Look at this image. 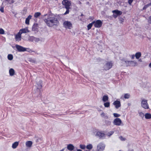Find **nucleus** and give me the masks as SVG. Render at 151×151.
<instances>
[{"label":"nucleus","mask_w":151,"mask_h":151,"mask_svg":"<svg viewBox=\"0 0 151 151\" xmlns=\"http://www.w3.org/2000/svg\"><path fill=\"white\" fill-rule=\"evenodd\" d=\"M47 15V17L44 19V21L47 25L50 27L58 26L59 24V22L57 18L54 14H51L47 15H44V16Z\"/></svg>","instance_id":"f257e3e1"},{"label":"nucleus","mask_w":151,"mask_h":151,"mask_svg":"<svg viewBox=\"0 0 151 151\" xmlns=\"http://www.w3.org/2000/svg\"><path fill=\"white\" fill-rule=\"evenodd\" d=\"M62 4L66 9V11L64 13V15L68 14L69 12V10L70 9V6L71 5V2L68 0H63L62 2Z\"/></svg>","instance_id":"f03ea898"},{"label":"nucleus","mask_w":151,"mask_h":151,"mask_svg":"<svg viewBox=\"0 0 151 151\" xmlns=\"http://www.w3.org/2000/svg\"><path fill=\"white\" fill-rule=\"evenodd\" d=\"M122 63L123 64L124 63L125 64L126 67H134L137 65V63L134 60L127 61L125 59H122Z\"/></svg>","instance_id":"7ed1b4c3"},{"label":"nucleus","mask_w":151,"mask_h":151,"mask_svg":"<svg viewBox=\"0 0 151 151\" xmlns=\"http://www.w3.org/2000/svg\"><path fill=\"white\" fill-rule=\"evenodd\" d=\"M93 134L95 136L98 137L100 139H103L105 138L106 135L103 131H99L96 130L93 132Z\"/></svg>","instance_id":"20e7f679"},{"label":"nucleus","mask_w":151,"mask_h":151,"mask_svg":"<svg viewBox=\"0 0 151 151\" xmlns=\"http://www.w3.org/2000/svg\"><path fill=\"white\" fill-rule=\"evenodd\" d=\"M141 106L145 109H148L149 108L147 102V101L144 99H142L141 101Z\"/></svg>","instance_id":"39448f33"},{"label":"nucleus","mask_w":151,"mask_h":151,"mask_svg":"<svg viewBox=\"0 0 151 151\" xmlns=\"http://www.w3.org/2000/svg\"><path fill=\"white\" fill-rule=\"evenodd\" d=\"M64 27L65 28L70 29L72 27V24L71 23L68 21H65L63 24Z\"/></svg>","instance_id":"423d86ee"},{"label":"nucleus","mask_w":151,"mask_h":151,"mask_svg":"<svg viewBox=\"0 0 151 151\" xmlns=\"http://www.w3.org/2000/svg\"><path fill=\"white\" fill-rule=\"evenodd\" d=\"M93 22H94V23L93 24L94 26L96 28L100 27L101 26L102 24L101 21L99 20H97L96 21H94Z\"/></svg>","instance_id":"0eeeda50"},{"label":"nucleus","mask_w":151,"mask_h":151,"mask_svg":"<svg viewBox=\"0 0 151 151\" xmlns=\"http://www.w3.org/2000/svg\"><path fill=\"white\" fill-rule=\"evenodd\" d=\"M113 63L111 62H108L106 63L104 66V69L107 70L110 69L112 66Z\"/></svg>","instance_id":"6e6552de"},{"label":"nucleus","mask_w":151,"mask_h":151,"mask_svg":"<svg viewBox=\"0 0 151 151\" xmlns=\"http://www.w3.org/2000/svg\"><path fill=\"white\" fill-rule=\"evenodd\" d=\"M113 123L115 125L120 126L122 123V121L120 118H116L114 119Z\"/></svg>","instance_id":"1a4fd4ad"},{"label":"nucleus","mask_w":151,"mask_h":151,"mask_svg":"<svg viewBox=\"0 0 151 151\" xmlns=\"http://www.w3.org/2000/svg\"><path fill=\"white\" fill-rule=\"evenodd\" d=\"M105 147V144L102 142H101L98 145L97 149L99 151H102L104 149Z\"/></svg>","instance_id":"9d476101"},{"label":"nucleus","mask_w":151,"mask_h":151,"mask_svg":"<svg viewBox=\"0 0 151 151\" xmlns=\"http://www.w3.org/2000/svg\"><path fill=\"white\" fill-rule=\"evenodd\" d=\"M15 47L18 51L19 52H24L26 50V49L25 48L19 45H16Z\"/></svg>","instance_id":"9b49d317"},{"label":"nucleus","mask_w":151,"mask_h":151,"mask_svg":"<svg viewBox=\"0 0 151 151\" xmlns=\"http://www.w3.org/2000/svg\"><path fill=\"white\" fill-rule=\"evenodd\" d=\"M21 34L19 32L16 35L15 39L16 41H19L21 40Z\"/></svg>","instance_id":"f8f14e48"},{"label":"nucleus","mask_w":151,"mask_h":151,"mask_svg":"<svg viewBox=\"0 0 151 151\" xmlns=\"http://www.w3.org/2000/svg\"><path fill=\"white\" fill-rule=\"evenodd\" d=\"M113 104L115 106V107L116 109L118 108L121 106V104L120 101H116L113 103Z\"/></svg>","instance_id":"ddd939ff"},{"label":"nucleus","mask_w":151,"mask_h":151,"mask_svg":"<svg viewBox=\"0 0 151 151\" xmlns=\"http://www.w3.org/2000/svg\"><path fill=\"white\" fill-rule=\"evenodd\" d=\"M29 32V31L28 30L27 28V27L21 29L19 32L22 34V33Z\"/></svg>","instance_id":"4468645a"},{"label":"nucleus","mask_w":151,"mask_h":151,"mask_svg":"<svg viewBox=\"0 0 151 151\" xmlns=\"http://www.w3.org/2000/svg\"><path fill=\"white\" fill-rule=\"evenodd\" d=\"M112 12L113 13H115L117 15H120L122 14V12L119 11L118 10H115L112 11Z\"/></svg>","instance_id":"2eb2a0df"},{"label":"nucleus","mask_w":151,"mask_h":151,"mask_svg":"<svg viewBox=\"0 0 151 151\" xmlns=\"http://www.w3.org/2000/svg\"><path fill=\"white\" fill-rule=\"evenodd\" d=\"M67 148L68 150L71 151L74 149V147L73 145L70 144L68 145Z\"/></svg>","instance_id":"dca6fc26"},{"label":"nucleus","mask_w":151,"mask_h":151,"mask_svg":"<svg viewBox=\"0 0 151 151\" xmlns=\"http://www.w3.org/2000/svg\"><path fill=\"white\" fill-rule=\"evenodd\" d=\"M32 144V142L31 141H28L26 142V145L27 147H31Z\"/></svg>","instance_id":"f3484780"},{"label":"nucleus","mask_w":151,"mask_h":151,"mask_svg":"<svg viewBox=\"0 0 151 151\" xmlns=\"http://www.w3.org/2000/svg\"><path fill=\"white\" fill-rule=\"evenodd\" d=\"M19 145V142H15L12 144V147L13 149H15L17 148Z\"/></svg>","instance_id":"a211bd4d"},{"label":"nucleus","mask_w":151,"mask_h":151,"mask_svg":"<svg viewBox=\"0 0 151 151\" xmlns=\"http://www.w3.org/2000/svg\"><path fill=\"white\" fill-rule=\"evenodd\" d=\"M145 117L146 119H148L151 118V114L150 113H147L145 115Z\"/></svg>","instance_id":"6ab92c4d"},{"label":"nucleus","mask_w":151,"mask_h":151,"mask_svg":"<svg viewBox=\"0 0 151 151\" xmlns=\"http://www.w3.org/2000/svg\"><path fill=\"white\" fill-rule=\"evenodd\" d=\"M109 98L107 96L104 95L102 98V100L104 102H106L108 100Z\"/></svg>","instance_id":"aec40b11"},{"label":"nucleus","mask_w":151,"mask_h":151,"mask_svg":"<svg viewBox=\"0 0 151 151\" xmlns=\"http://www.w3.org/2000/svg\"><path fill=\"white\" fill-rule=\"evenodd\" d=\"M15 73L14 70L12 69L11 68L9 70V73L10 76H13L14 75Z\"/></svg>","instance_id":"412c9836"},{"label":"nucleus","mask_w":151,"mask_h":151,"mask_svg":"<svg viewBox=\"0 0 151 151\" xmlns=\"http://www.w3.org/2000/svg\"><path fill=\"white\" fill-rule=\"evenodd\" d=\"M38 24L37 23L33 25L32 27V29L34 31H35L37 29Z\"/></svg>","instance_id":"4be33fe9"},{"label":"nucleus","mask_w":151,"mask_h":151,"mask_svg":"<svg viewBox=\"0 0 151 151\" xmlns=\"http://www.w3.org/2000/svg\"><path fill=\"white\" fill-rule=\"evenodd\" d=\"M141 54L140 52H137L135 55V56L136 58L137 59H139L141 56Z\"/></svg>","instance_id":"5701e85b"},{"label":"nucleus","mask_w":151,"mask_h":151,"mask_svg":"<svg viewBox=\"0 0 151 151\" xmlns=\"http://www.w3.org/2000/svg\"><path fill=\"white\" fill-rule=\"evenodd\" d=\"M42 81H39V83H37V88L40 89L42 87Z\"/></svg>","instance_id":"b1692460"},{"label":"nucleus","mask_w":151,"mask_h":151,"mask_svg":"<svg viewBox=\"0 0 151 151\" xmlns=\"http://www.w3.org/2000/svg\"><path fill=\"white\" fill-rule=\"evenodd\" d=\"M94 22H92L91 23H90L89 24H88V26H87V28H88V30H89L90 29L93 24V23H94Z\"/></svg>","instance_id":"393cba45"},{"label":"nucleus","mask_w":151,"mask_h":151,"mask_svg":"<svg viewBox=\"0 0 151 151\" xmlns=\"http://www.w3.org/2000/svg\"><path fill=\"white\" fill-rule=\"evenodd\" d=\"M150 6H151V2L145 5L143 8V10L146 9L147 7Z\"/></svg>","instance_id":"a878e982"},{"label":"nucleus","mask_w":151,"mask_h":151,"mask_svg":"<svg viewBox=\"0 0 151 151\" xmlns=\"http://www.w3.org/2000/svg\"><path fill=\"white\" fill-rule=\"evenodd\" d=\"M7 58L9 60H12L13 58V55L12 54H9L8 55Z\"/></svg>","instance_id":"bb28decb"},{"label":"nucleus","mask_w":151,"mask_h":151,"mask_svg":"<svg viewBox=\"0 0 151 151\" xmlns=\"http://www.w3.org/2000/svg\"><path fill=\"white\" fill-rule=\"evenodd\" d=\"M41 15V13L40 12H37L35 13L34 17L35 18H37Z\"/></svg>","instance_id":"cd10ccee"},{"label":"nucleus","mask_w":151,"mask_h":151,"mask_svg":"<svg viewBox=\"0 0 151 151\" xmlns=\"http://www.w3.org/2000/svg\"><path fill=\"white\" fill-rule=\"evenodd\" d=\"M86 148L88 149L91 150L93 148L92 145L91 144H89L86 146Z\"/></svg>","instance_id":"c85d7f7f"},{"label":"nucleus","mask_w":151,"mask_h":151,"mask_svg":"<svg viewBox=\"0 0 151 151\" xmlns=\"http://www.w3.org/2000/svg\"><path fill=\"white\" fill-rule=\"evenodd\" d=\"M104 105L105 107H109L110 106V103L109 102H107L104 104Z\"/></svg>","instance_id":"c756f323"},{"label":"nucleus","mask_w":151,"mask_h":151,"mask_svg":"<svg viewBox=\"0 0 151 151\" xmlns=\"http://www.w3.org/2000/svg\"><path fill=\"white\" fill-rule=\"evenodd\" d=\"M35 37L33 36L29 37V40L31 42H34Z\"/></svg>","instance_id":"7c9ffc66"},{"label":"nucleus","mask_w":151,"mask_h":151,"mask_svg":"<svg viewBox=\"0 0 151 151\" xmlns=\"http://www.w3.org/2000/svg\"><path fill=\"white\" fill-rule=\"evenodd\" d=\"M130 95L129 93H126L124 94V98L125 99H128L130 97Z\"/></svg>","instance_id":"2f4dec72"},{"label":"nucleus","mask_w":151,"mask_h":151,"mask_svg":"<svg viewBox=\"0 0 151 151\" xmlns=\"http://www.w3.org/2000/svg\"><path fill=\"white\" fill-rule=\"evenodd\" d=\"M34 42H38L40 41V40L39 38L35 37Z\"/></svg>","instance_id":"473e14b6"},{"label":"nucleus","mask_w":151,"mask_h":151,"mask_svg":"<svg viewBox=\"0 0 151 151\" xmlns=\"http://www.w3.org/2000/svg\"><path fill=\"white\" fill-rule=\"evenodd\" d=\"M111 122L108 120H106L105 121L106 124L107 125H109L111 124Z\"/></svg>","instance_id":"72a5a7b5"},{"label":"nucleus","mask_w":151,"mask_h":151,"mask_svg":"<svg viewBox=\"0 0 151 151\" xmlns=\"http://www.w3.org/2000/svg\"><path fill=\"white\" fill-rule=\"evenodd\" d=\"M139 116L142 118H143L144 116V115L143 113L142 112H139Z\"/></svg>","instance_id":"f704fd0d"},{"label":"nucleus","mask_w":151,"mask_h":151,"mask_svg":"<svg viewBox=\"0 0 151 151\" xmlns=\"http://www.w3.org/2000/svg\"><path fill=\"white\" fill-rule=\"evenodd\" d=\"M114 133V131H110L108 133L107 135L109 137H110Z\"/></svg>","instance_id":"c9c22d12"},{"label":"nucleus","mask_w":151,"mask_h":151,"mask_svg":"<svg viewBox=\"0 0 151 151\" xmlns=\"http://www.w3.org/2000/svg\"><path fill=\"white\" fill-rule=\"evenodd\" d=\"M4 34V29L2 28H0V34Z\"/></svg>","instance_id":"e433bc0d"},{"label":"nucleus","mask_w":151,"mask_h":151,"mask_svg":"<svg viewBox=\"0 0 151 151\" xmlns=\"http://www.w3.org/2000/svg\"><path fill=\"white\" fill-rule=\"evenodd\" d=\"M113 115L115 117H118L120 116V114L115 113H114Z\"/></svg>","instance_id":"4c0bfd02"},{"label":"nucleus","mask_w":151,"mask_h":151,"mask_svg":"<svg viewBox=\"0 0 151 151\" xmlns=\"http://www.w3.org/2000/svg\"><path fill=\"white\" fill-rule=\"evenodd\" d=\"M80 147L82 149H84L86 148V146L84 145H80Z\"/></svg>","instance_id":"58836bf2"},{"label":"nucleus","mask_w":151,"mask_h":151,"mask_svg":"<svg viewBox=\"0 0 151 151\" xmlns=\"http://www.w3.org/2000/svg\"><path fill=\"white\" fill-rule=\"evenodd\" d=\"M29 61L31 63H35L36 62V61L34 59H30L29 60Z\"/></svg>","instance_id":"ea45409f"},{"label":"nucleus","mask_w":151,"mask_h":151,"mask_svg":"<svg viewBox=\"0 0 151 151\" xmlns=\"http://www.w3.org/2000/svg\"><path fill=\"white\" fill-rule=\"evenodd\" d=\"M29 20L26 18L25 20V23L27 24H29Z\"/></svg>","instance_id":"a19ab883"},{"label":"nucleus","mask_w":151,"mask_h":151,"mask_svg":"<svg viewBox=\"0 0 151 151\" xmlns=\"http://www.w3.org/2000/svg\"><path fill=\"white\" fill-rule=\"evenodd\" d=\"M148 22L149 23L151 24V15L149 17Z\"/></svg>","instance_id":"79ce46f5"},{"label":"nucleus","mask_w":151,"mask_h":151,"mask_svg":"<svg viewBox=\"0 0 151 151\" xmlns=\"http://www.w3.org/2000/svg\"><path fill=\"white\" fill-rule=\"evenodd\" d=\"M119 139L122 141H124L125 140V138H124L122 136H120L119 137Z\"/></svg>","instance_id":"37998d69"},{"label":"nucleus","mask_w":151,"mask_h":151,"mask_svg":"<svg viewBox=\"0 0 151 151\" xmlns=\"http://www.w3.org/2000/svg\"><path fill=\"white\" fill-rule=\"evenodd\" d=\"M133 1V0H129L128 2L129 4L130 5L132 3Z\"/></svg>","instance_id":"c03bdc74"},{"label":"nucleus","mask_w":151,"mask_h":151,"mask_svg":"<svg viewBox=\"0 0 151 151\" xmlns=\"http://www.w3.org/2000/svg\"><path fill=\"white\" fill-rule=\"evenodd\" d=\"M0 11L1 12L3 13L4 12V7H1L0 9Z\"/></svg>","instance_id":"a18cd8bd"},{"label":"nucleus","mask_w":151,"mask_h":151,"mask_svg":"<svg viewBox=\"0 0 151 151\" xmlns=\"http://www.w3.org/2000/svg\"><path fill=\"white\" fill-rule=\"evenodd\" d=\"M32 17V16L31 15H29L27 18L29 20L30 19H31Z\"/></svg>","instance_id":"49530a36"},{"label":"nucleus","mask_w":151,"mask_h":151,"mask_svg":"<svg viewBox=\"0 0 151 151\" xmlns=\"http://www.w3.org/2000/svg\"><path fill=\"white\" fill-rule=\"evenodd\" d=\"M135 56V55H131V57L132 59H134V57Z\"/></svg>","instance_id":"de8ad7c7"},{"label":"nucleus","mask_w":151,"mask_h":151,"mask_svg":"<svg viewBox=\"0 0 151 151\" xmlns=\"http://www.w3.org/2000/svg\"><path fill=\"white\" fill-rule=\"evenodd\" d=\"M105 114L104 113V112H103L102 113L101 115V116H102V117H104V116H105Z\"/></svg>","instance_id":"09e8293b"},{"label":"nucleus","mask_w":151,"mask_h":151,"mask_svg":"<svg viewBox=\"0 0 151 151\" xmlns=\"http://www.w3.org/2000/svg\"><path fill=\"white\" fill-rule=\"evenodd\" d=\"M14 1H13V0H12L9 3V4H12V3H14Z\"/></svg>","instance_id":"8fccbe9b"},{"label":"nucleus","mask_w":151,"mask_h":151,"mask_svg":"<svg viewBox=\"0 0 151 151\" xmlns=\"http://www.w3.org/2000/svg\"><path fill=\"white\" fill-rule=\"evenodd\" d=\"M118 16V15H116L114 14L113 15L114 17L115 18H116Z\"/></svg>","instance_id":"3c124183"},{"label":"nucleus","mask_w":151,"mask_h":151,"mask_svg":"<svg viewBox=\"0 0 151 151\" xmlns=\"http://www.w3.org/2000/svg\"><path fill=\"white\" fill-rule=\"evenodd\" d=\"M104 117L105 119H108V116H104Z\"/></svg>","instance_id":"603ef678"},{"label":"nucleus","mask_w":151,"mask_h":151,"mask_svg":"<svg viewBox=\"0 0 151 151\" xmlns=\"http://www.w3.org/2000/svg\"><path fill=\"white\" fill-rule=\"evenodd\" d=\"M149 66L150 68H151V62L149 64Z\"/></svg>","instance_id":"864d4df0"},{"label":"nucleus","mask_w":151,"mask_h":151,"mask_svg":"<svg viewBox=\"0 0 151 151\" xmlns=\"http://www.w3.org/2000/svg\"><path fill=\"white\" fill-rule=\"evenodd\" d=\"M78 3L80 4H81V1H79L78 2Z\"/></svg>","instance_id":"5fc2aeb1"},{"label":"nucleus","mask_w":151,"mask_h":151,"mask_svg":"<svg viewBox=\"0 0 151 151\" xmlns=\"http://www.w3.org/2000/svg\"><path fill=\"white\" fill-rule=\"evenodd\" d=\"M77 151H82L80 149H78V150H77Z\"/></svg>","instance_id":"6e6d98bb"},{"label":"nucleus","mask_w":151,"mask_h":151,"mask_svg":"<svg viewBox=\"0 0 151 151\" xmlns=\"http://www.w3.org/2000/svg\"><path fill=\"white\" fill-rule=\"evenodd\" d=\"M9 0H6V1H8H8H9Z\"/></svg>","instance_id":"4d7b16f0"},{"label":"nucleus","mask_w":151,"mask_h":151,"mask_svg":"<svg viewBox=\"0 0 151 151\" xmlns=\"http://www.w3.org/2000/svg\"><path fill=\"white\" fill-rule=\"evenodd\" d=\"M130 105V104H128V105Z\"/></svg>","instance_id":"13d9d810"},{"label":"nucleus","mask_w":151,"mask_h":151,"mask_svg":"<svg viewBox=\"0 0 151 151\" xmlns=\"http://www.w3.org/2000/svg\"><path fill=\"white\" fill-rule=\"evenodd\" d=\"M119 151H121V150H119Z\"/></svg>","instance_id":"bf43d9fd"}]
</instances>
